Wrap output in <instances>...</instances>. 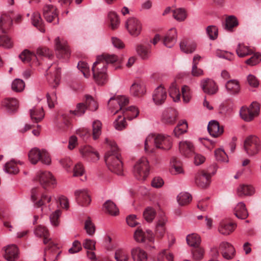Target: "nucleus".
Instances as JSON below:
<instances>
[{
  "mask_svg": "<svg viewBox=\"0 0 261 261\" xmlns=\"http://www.w3.org/2000/svg\"><path fill=\"white\" fill-rule=\"evenodd\" d=\"M170 96L174 102H178L180 99V94L179 88L177 87L176 83H172L169 89Z\"/></svg>",
  "mask_w": 261,
  "mask_h": 261,
  "instance_id": "c03bdc74",
  "label": "nucleus"
},
{
  "mask_svg": "<svg viewBox=\"0 0 261 261\" xmlns=\"http://www.w3.org/2000/svg\"><path fill=\"white\" fill-rule=\"evenodd\" d=\"M238 25V22L236 17H226L223 27L226 30L231 31L233 27H237Z\"/></svg>",
  "mask_w": 261,
  "mask_h": 261,
  "instance_id": "3c124183",
  "label": "nucleus"
},
{
  "mask_svg": "<svg viewBox=\"0 0 261 261\" xmlns=\"http://www.w3.org/2000/svg\"><path fill=\"white\" fill-rule=\"evenodd\" d=\"M41 154L39 162L46 165H50L51 163V159L49 152L45 149H42Z\"/></svg>",
  "mask_w": 261,
  "mask_h": 261,
  "instance_id": "0e129e2a",
  "label": "nucleus"
},
{
  "mask_svg": "<svg viewBox=\"0 0 261 261\" xmlns=\"http://www.w3.org/2000/svg\"><path fill=\"white\" fill-rule=\"evenodd\" d=\"M244 147L249 156H253L257 154L261 149L260 140L255 136H249L245 140Z\"/></svg>",
  "mask_w": 261,
  "mask_h": 261,
  "instance_id": "6e6552de",
  "label": "nucleus"
},
{
  "mask_svg": "<svg viewBox=\"0 0 261 261\" xmlns=\"http://www.w3.org/2000/svg\"><path fill=\"white\" fill-rule=\"evenodd\" d=\"M77 202L83 206L88 205L91 201L90 194L86 189H79L75 191Z\"/></svg>",
  "mask_w": 261,
  "mask_h": 261,
  "instance_id": "a211bd4d",
  "label": "nucleus"
},
{
  "mask_svg": "<svg viewBox=\"0 0 261 261\" xmlns=\"http://www.w3.org/2000/svg\"><path fill=\"white\" fill-rule=\"evenodd\" d=\"M135 241L138 243H143L147 249L154 248L152 245L154 243V236L149 229L138 228L134 235Z\"/></svg>",
  "mask_w": 261,
  "mask_h": 261,
  "instance_id": "423d86ee",
  "label": "nucleus"
},
{
  "mask_svg": "<svg viewBox=\"0 0 261 261\" xmlns=\"http://www.w3.org/2000/svg\"><path fill=\"white\" fill-rule=\"evenodd\" d=\"M110 150L105 155V162L109 169L118 175L123 174V165L116 143L113 141L106 139Z\"/></svg>",
  "mask_w": 261,
  "mask_h": 261,
  "instance_id": "7ed1b4c3",
  "label": "nucleus"
},
{
  "mask_svg": "<svg viewBox=\"0 0 261 261\" xmlns=\"http://www.w3.org/2000/svg\"><path fill=\"white\" fill-rule=\"evenodd\" d=\"M255 192L254 187L251 185H240L236 190L237 196L241 198L251 196L254 194Z\"/></svg>",
  "mask_w": 261,
  "mask_h": 261,
  "instance_id": "412c9836",
  "label": "nucleus"
},
{
  "mask_svg": "<svg viewBox=\"0 0 261 261\" xmlns=\"http://www.w3.org/2000/svg\"><path fill=\"white\" fill-rule=\"evenodd\" d=\"M114 257L116 261H128L129 259L128 252L125 248H118L115 250Z\"/></svg>",
  "mask_w": 261,
  "mask_h": 261,
  "instance_id": "a19ab883",
  "label": "nucleus"
},
{
  "mask_svg": "<svg viewBox=\"0 0 261 261\" xmlns=\"http://www.w3.org/2000/svg\"><path fill=\"white\" fill-rule=\"evenodd\" d=\"M259 110V105L253 102L249 107H242L240 110V115L245 121L250 122L258 115Z\"/></svg>",
  "mask_w": 261,
  "mask_h": 261,
  "instance_id": "1a4fd4ad",
  "label": "nucleus"
},
{
  "mask_svg": "<svg viewBox=\"0 0 261 261\" xmlns=\"http://www.w3.org/2000/svg\"><path fill=\"white\" fill-rule=\"evenodd\" d=\"M200 86L203 92L209 95L215 94L219 89L216 82L210 79L202 80L200 83Z\"/></svg>",
  "mask_w": 261,
  "mask_h": 261,
  "instance_id": "f3484780",
  "label": "nucleus"
},
{
  "mask_svg": "<svg viewBox=\"0 0 261 261\" xmlns=\"http://www.w3.org/2000/svg\"><path fill=\"white\" fill-rule=\"evenodd\" d=\"M156 215L155 210L151 207H147L143 212V217L145 220L148 222H151L154 219Z\"/></svg>",
  "mask_w": 261,
  "mask_h": 261,
  "instance_id": "4d7b16f0",
  "label": "nucleus"
},
{
  "mask_svg": "<svg viewBox=\"0 0 261 261\" xmlns=\"http://www.w3.org/2000/svg\"><path fill=\"white\" fill-rule=\"evenodd\" d=\"M178 148L180 153L186 157L190 156L194 151L193 143L187 140L179 142Z\"/></svg>",
  "mask_w": 261,
  "mask_h": 261,
  "instance_id": "4be33fe9",
  "label": "nucleus"
},
{
  "mask_svg": "<svg viewBox=\"0 0 261 261\" xmlns=\"http://www.w3.org/2000/svg\"><path fill=\"white\" fill-rule=\"evenodd\" d=\"M163 136L162 134H150L146 138L144 143V150L149 152L150 145L153 142L154 146L157 148H163Z\"/></svg>",
  "mask_w": 261,
  "mask_h": 261,
  "instance_id": "ddd939ff",
  "label": "nucleus"
},
{
  "mask_svg": "<svg viewBox=\"0 0 261 261\" xmlns=\"http://www.w3.org/2000/svg\"><path fill=\"white\" fill-rule=\"evenodd\" d=\"M55 46L58 58L66 60L69 57L70 53L65 41H61L59 37H57L55 40Z\"/></svg>",
  "mask_w": 261,
  "mask_h": 261,
  "instance_id": "4468645a",
  "label": "nucleus"
},
{
  "mask_svg": "<svg viewBox=\"0 0 261 261\" xmlns=\"http://www.w3.org/2000/svg\"><path fill=\"white\" fill-rule=\"evenodd\" d=\"M31 200L35 207H41V211L44 214H47L53 207L52 197L45 193H42L40 188H36L32 190Z\"/></svg>",
  "mask_w": 261,
  "mask_h": 261,
  "instance_id": "20e7f679",
  "label": "nucleus"
},
{
  "mask_svg": "<svg viewBox=\"0 0 261 261\" xmlns=\"http://www.w3.org/2000/svg\"><path fill=\"white\" fill-rule=\"evenodd\" d=\"M125 27L128 34L133 37L139 36L142 30V23L137 17H128Z\"/></svg>",
  "mask_w": 261,
  "mask_h": 261,
  "instance_id": "9d476101",
  "label": "nucleus"
},
{
  "mask_svg": "<svg viewBox=\"0 0 261 261\" xmlns=\"http://www.w3.org/2000/svg\"><path fill=\"white\" fill-rule=\"evenodd\" d=\"M114 126L117 130H122L127 126L124 115H118L114 122Z\"/></svg>",
  "mask_w": 261,
  "mask_h": 261,
  "instance_id": "49530a36",
  "label": "nucleus"
},
{
  "mask_svg": "<svg viewBox=\"0 0 261 261\" xmlns=\"http://www.w3.org/2000/svg\"><path fill=\"white\" fill-rule=\"evenodd\" d=\"M215 157L217 161L227 163L228 162V158L227 155L222 148H219L215 151Z\"/></svg>",
  "mask_w": 261,
  "mask_h": 261,
  "instance_id": "bf43d9fd",
  "label": "nucleus"
},
{
  "mask_svg": "<svg viewBox=\"0 0 261 261\" xmlns=\"http://www.w3.org/2000/svg\"><path fill=\"white\" fill-rule=\"evenodd\" d=\"M131 255L134 261H147L146 252L140 247L132 248Z\"/></svg>",
  "mask_w": 261,
  "mask_h": 261,
  "instance_id": "cd10ccee",
  "label": "nucleus"
},
{
  "mask_svg": "<svg viewBox=\"0 0 261 261\" xmlns=\"http://www.w3.org/2000/svg\"><path fill=\"white\" fill-rule=\"evenodd\" d=\"M77 67L86 78H88L90 76V68L87 63L83 61L79 62Z\"/></svg>",
  "mask_w": 261,
  "mask_h": 261,
  "instance_id": "680f3d73",
  "label": "nucleus"
},
{
  "mask_svg": "<svg viewBox=\"0 0 261 261\" xmlns=\"http://www.w3.org/2000/svg\"><path fill=\"white\" fill-rule=\"evenodd\" d=\"M207 130L210 135L215 138L221 136L224 131L223 127H221L219 122L216 120H211L209 122Z\"/></svg>",
  "mask_w": 261,
  "mask_h": 261,
  "instance_id": "5701e85b",
  "label": "nucleus"
},
{
  "mask_svg": "<svg viewBox=\"0 0 261 261\" xmlns=\"http://www.w3.org/2000/svg\"><path fill=\"white\" fill-rule=\"evenodd\" d=\"M152 99L156 106H161L163 102V86L160 85L157 87L152 94Z\"/></svg>",
  "mask_w": 261,
  "mask_h": 261,
  "instance_id": "e433bc0d",
  "label": "nucleus"
},
{
  "mask_svg": "<svg viewBox=\"0 0 261 261\" xmlns=\"http://www.w3.org/2000/svg\"><path fill=\"white\" fill-rule=\"evenodd\" d=\"M169 171L172 174L184 173L182 163L176 157L173 156L170 161Z\"/></svg>",
  "mask_w": 261,
  "mask_h": 261,
  "instance_id": "393cba45",
  "label": "nucleus"
},
{
  "mask_svg": "<svg viewBox=\"0 0 261 261\" xmlns=\"http://www.w3.org/2000/svg\"><path fill=\"white\" fill-rule=\"evenodd\" d=\"M146 92L145 85L142 81L134 82L130 87V94L134 97H141L146 94Z\"/></svg>",
  "mask_w": 261,
  "mask_h": 261,
  "instance_id": "6ab92c4d",
  "label": "nucleus"
},
{
  "mask_svg": "<svg viewBox=\"0 0 261 261\" xmlns=\"http://www.w3.org/2000/svg\"><path fill=\"white\" fill-rule=\"evenodd\" d=\"M79 151L82 158L89 162L95 163L100 158L99 153L94 148L89 145L81 146Z\"/></svg>",
  "mask_w": 261,
  "mask_h": 261,
  "instance_id": "9b49d317",
  "label": "nucleus"
},
{
  "mask_svg": "<svg viewBox=\"0 0 261 261\" xmlns=\"http://www.w3.org/2000/svg\"><path fill=\"white\" fill-rule=\"evenodd\" d=\"M43 14L45 16H58L57 8L51 5H46L43 8Z\"/></svg>",
  "mask_w": 261,
  "mask_h": 261,
  "instance_id": "864d4df0",
  "label": "nucleus"
},
{
  "mask_svg": "<svg viewBox=\"0 0 261 261\" xmlns=\"http://www.w3.org/2000/svg\"><path fill=\"white\" fill-rule=\"evenodd\" d=\"M12 24L11 17H0V32L6 33Z\"/></svg>",
  "mask_w": 261,
  "mask_h": 261,
  "instance_id": "de8ad7c7",
  "label": "nucleus"
},
{
  "mask_svg": "<svg viewBox=\"0 0 261 261\" xmlns=\"http://www.w3.org/2000/svg\"><path fill=\"white\" fill-rule=\"evenodd\" d=\"M2 106L5 108L9 113H13L15 112L18 108V101L16 98H6L2 102Z\"/></svg>",
  "mask_w": 261,
  "mask_h": 261,
  "instance_id": "7c9ffc66",
  "label": "nucleus"
},
{
  "mask_svg": "<svg viewBox=\"0 0 261 261\" xmlns=\"http://www.w3.org/2000/svg\"><path fill=\"white\" fill-rule=\"evenodd\" d=\"M34 234L37 237L43 238L44 244L50 242L49 232L47 228L43 225L38 226L34 230Z\"/></svg>",
  "mask_w": 261,
  "mask_h": 261,
  "instance_id": "2f4dec72",
  "label": "nucleus"
},
{
  "mask_svg": "<svg viewBox=\"0 0 261 261\" xmlns=\"http://www.w3.org/2000/svg\"><path fill=\"white\" fill-rule=\"evenodd\" d=\"M211 175L210 173L202 170L197 173L195 176V182L202 188L208 187L211 182Z\"/></svg>",
  "mask_w": 261,
  "mask_h": 261,
  "instance_id": "aec40b11",
  "label": "nucleus"
},
{
  "mask_svg": "<svg viewBox=\"0 0 261 261\" xmlns=\"http://www.w3.org/2000/svg\"><path fill=\"white\" fill-rule=\"evenodd\" d=\"M237 224L234 223L222 221L218 227V231L224 236H228L235 230Z\"/></svg>",
  "mask_w": 261,
  "mask_h": 261,
  "instance_id": "b1692460",
  "label": "nucleus"
},
{
  "mask_svg": "<svg viewBox=\"0 0 261 261\" xmlns=\"http://www.w3.org/2000/svg\"><path fill=\"white\" fill-rule=\"evenodd\" d=\"M30 113L32 120L35 122L40 121L44 116V113L41 105H38L31 109Z\"/></svg>",
  "mask_w": 261,
  "mask_h": 261,
  "instance_id": "c756f323",
  "label": "nucleus"
},
{
  "mask_svg": "<svg viewBox=\"0 0 261 261\" xmlns=\"http://www.w3.org/2000/svg\"><path fill=\"white\" fill-rule=\"evenodd\" d=\"M20 59L24 63L32 61V64L35 66L40 65L36 56L28 49L24 50L19 56Z\"/></svg>",
  "mask_w": 261,
  "mask_h": 261,
  "instance_id": "a878e982",
  "label": "nucleus"
},
{
  "mask_svg": "<svg viewBox=\"0 0 261 261\" xmlns=\"http://www.w3.org/2000/svg\"><path fill=\"white\" fill-rule=\"evenodd\" d=\"M13 42L11 39L6 35H2L0 37V46L9 48L12 46Z\"/></svg>",
  "mask_w": 261,
  "mask_h": 261,
  "instance_id": "338daca9",
  "label": "nucleus"
},
{
  "mask_svg": "<svg viewBox=\"0 0 261 261\" xmlns=\"http://www.w3.org/2000/svg\"><path fill=\"white\" fill-rule=\"evenodd\" d=\"M71 171L73 173V177L82 176V180L85 181L87 179V177L85 175V169L83 164L81 162H78L75 164Z\"/></svg>",
  "mask_w": 261,
  "mask_h": 261,
  "instance_id": "58836bf2",
  "label": "nucleus"
},
{
  "mask_svg": "<svg viewBox=\"0 0 261 261\" xmlns=\"http://www.w3.org/2000/svg\"><path fill=\"white\" fill-rule=\"evenodd\" d=\"M225 87L228 93L231 95L238 94L240 91L239 82L236 80H231L226 83Z\"/></svg>",
  "mask_w": 261,
  "mask_h": 261,
  "instance_id": "f704fd0d",
  "label": "nucleus"
},
{
  "mask_svg": "<svg viewBox=\"0 0 261 261\" xmlns=\"http://www.w3.org/2000/svg\"><path fill=\"white\" fill-rule=\"evenodd\" d=\"M42 149L37 148H32L28 153L30 162L33 164H36L40 160Z\"/></svg>",
  "mask_w": 261,
  "mask_h": 261,
  "instance_id": "37998d69",
  "label": "nucleus"
},
{
  "mask_svg": "<svg viewBox=\"0 0 261 261\" xmlns=\"http://www.w3.org/2000/svg\"><path fill=\"white\" fill-rule=\"evenodd\" d=\"M85 103L87 108L90 110L96 111L98 107V105L96 100L91 96L87 95L85 96Z\"/></svg>",
  "mask_w": 261,
  "mask_h": 261,
  "instance_id": "8fccbe9b",
  "label": "nucleus"
},
{
  "mask_svg": "<svg viewBox=\"0 0 261 261\" xmlns=\"http://www.w3.org/2000/svg\"><path fill=\"white\" fill-rule=\"evenodd\" d=\"M49 247L45 250L44 261H57L62 253L59 247L53 241L49 242Z\"/></svg>",
  "mask_w": 261,
  "mask_h": 261,
  "instance_id": "f8f14e48",
  "label": "nucleus"
},
{
  "mask_svg": "<svg viewBox=\"0 0 261 261\" xmlns=\"http://www.w3.org/2000/svg\"><path fill=\"white\" fill-rule=\"evenodd\" d=\"M177 38L176 31L175 29L172 28L166 33L164 37V45L168 47H171L175 43Z\"/></svg>",
  "mask_w": 261,
  "mask_h": 261,
  "instance_id": "72a5a7b5",
  "label": "nucleus"
},
{
  "mask_svg": "<svg viewBox=\"0 0 261 261\" xmlns=\"http://www.w3.org/2000/svg\"><path fill=\"white\" fill-rule=\"evenodd\" d=\"M261 61V55L259 53L255 54L249 59L246 60L245 63L250 66H254L258 64Z\"/></svg>",
  "mask_w": 261,
  "mask_h": 261,
  "instance_id": "774afa93",
  "label": "nucleus"
},
{
  "mask_svg": "<svg viewBox=\"0 0 261 261\" xmlns=\"http://www.w3.org/2000/svg\"><path fill=\"white\" fill-rule=\"evenodd\" d=\"M35 179L45 190L54 188L57 184L56 177L48 171H38L36 174Z\"/></svg>",
  "mask_w": 261,
  "mask_h": 261,
  "instance_id": "0eeeda50",
  "label": "nucleus"
},
{
  "mask_svg": "<svg viewBox=\"0 0 261 261\" xmlns=\"http://www.w3.org/2000/svg\"><path fill=\"white\" fill-rule=\"evenodd\" d=\"M136 51L142 59L147 60L151 56V46L149 44H139L136 47Z\"/></svg>",
  "mask_w": 261,
  "mask_h": 261,
  "instance_id": "bb28decb",
  "label": "nucleus"
},
{
  "mask_svg": "<svg viewBox=\"0 0 261 261\" xmlns=\"http://www.w3.org/2000/svg\"><path fill=\"white\" fill-rule=\"evenodd\" d=\"M234 214L239 219H245L247 218L248 213L245 204L243 202H239L234 208Z\"/></svg>",
  "mask_w": 261,
  "mask_h": 261,
  "instance_id": "473e14b6",
  "label": "nucleus"
},
{
  "mask_svg": "<svg viewBox=\"0 0 261 261\" xmlns=\"http://www.w3.org/2000/svg\"><path fill=\"white\" fill-rule=\"evenodd\" d=\"M86 109L87 107L84 103H79L77 104L75 109L70 111V113L75 116L80 117L85 113Z\"/></svg>",
  "mask_w": 261,
  "mask_h": 261,
  "instance_id": "052dcab7",
  "label": "nucleus"
},
{
  "mask_svg": "<svg viewBox=\"0 0 261 261\" xmlns=\"http://www.w3.org/2000/svg\"><path fill=\"white\" fill-rule=\"evenodd\" d=\"M25 87L24 82L19 79H16L12 83V89L16 92L22 91Z\"/></svg>",
  "mask_w": 261,
  "mask_h": 261,
  "instance_id": "e2e57ef3",
  "label": "nucleus"
},
{
  "mask_svg": "<svg viewBox=\"0 0 261 261\" xmlns=\"http://www.w3.org/2000/svg\"><path fill=\"white\" fill-rule=\"evenodd\" d=\"M133 172L138 180L144 181L147 178L150 172V165L146 158L142 157L136 162Z\"/></svg>",
  "mask_w": 261,
  "mask_h": 261,
  "instance_id": "39448f33",
  "label": "nucleus"
},
{
  "mask_svg": "<svg viewBox=\"0 0 261 261\" xmlns=\"http://www.w3.org/2000/svg\"><path fill=\"white\" fill-rule=\"evenodd\" d=\"M192 199V196L187 192H181L177 196V201L181 206L189 204Z\"/></svg>",
  "mask_w": 261,
  "mask_h": 261,
  "instance_id": "a18cd8bd",
  "label": "nucleus"
},
{
  "mask_svg": "<svg viewBox=\"0 0 261 261\" xmlns=\"http://www.w3.org/2000/svg\"><path fill=\"white\" fill-rule=\"evenodd\" d=\"M180 48L183 52L191 54L195 51L196 45L195 43L189 40L184 39L180 43Z\"/></svg>",
  "mask_w": 261,
  "mask_h": 261,
  "instance_id": "c9c22d12",
  "label": "nucleus"
},
{
  "mask_svg": "<svg viewBox=\"0 0 261 261\" xmlns=\"http://www.w3.org/2000/svg\"><path fill=\"white\" fill-rule=\"evenodd\" d=\"M84 229L90 236H93L95 232V226L89 218L85 222Z\"/></svg>",
  "mask_w": 261,
  "mask_h": 261,
  "instance_id": "13d9d810",
  "label": "nucleus"
},
{
  "mask_svg": "<svg viewBox=\"0 0 261 261\" xmlns=\"http://www.w3.org/2000/svg\"><path fill=\"white\" fill-rule=\"evenodd\" d=\"M105 21L108 27L112 30L117 29L120 23L119 17H106Z\"/></svg>",
  "mask_w": 261,
  "mask_h": 261,
  "instance_id": "5fc2aeb1",
  "label": "nucleus"
},
{
  "mask_svg": "<svg viewBox=\"0 0 261 261\" xmlns=\"http://www.w3.org/2000/svg\"><path fill=\"white\" fill-rule=\"evenodd\" d=\"M188 128V123L186 120H180L174 129V133L176 137L187 133Z\"/></svg>",
  "mask_w": 261,
  "mask_h": 261,
  "instance_id": "79ce46f5",
  "label": "nucleus"
},
{
  "mask_svg": "<svg viewBox=\"0 0 261 261\" xmlns=\"http://www.w3.org/2000/svg\"><path fill=\"white\" fill-rule=\"evenodd\" d=\"M102 124L99 120H95L92 123L93 138L94 140L97 139L101 133Z\"/></svg>",
  "mask_w": 261,
  "mask_h": 261,
  "instance_id": "603ef678",
  "label": "nucleus"
},
{
  "mask_svg": "<svg viewBox=\"0 0 261 261\" xmlns=\"http://www.w3.org/2000/svg\"><path fill=\"white\" fill-rule=\"evenodd\" d=\"M129 102L128 97L124 95H117L111 97L108 102V107L112 113L116 114L119 111H122L123 115L126 117L127 119L132 120L136 118L139 113V110L135 106L128 107L124 111L123 107L127 105Z\"/></svg>",
  "mask_w": 261,
  "mask_h": 261,
  "instance_id": "f03ea898",
  "label": "nucleus"
},
{
  "mask_svg": "<svg viewBox=\"0 0 261 261\" xmlns=\"http://www.w3.org/2000/svg\"><path fill=\"white\" fill-rule=\"evenodd\" d=\"M61 165L68 173L71 172V166L72 165V161L71 159L66 158L61 159L59 161Z\"/></svg>",
  "mask_w": 261,
  "mask_h": 261,
  "instance_id": "69168bd1",
  "label": "nucleus"
},
{
  "mask_svg": "<svg viewBox=\"0 0 261 261\" xmlns=\"http://www.w3.org/2000/svg\"><path fill=\"white\" fill-rule=\"evenodd\" d=\"M238 56L240 58H244L253 53V50L244 43H239L236 49Z\"/></svg>",
  "mask_w": 261,
  "mask_h": 261,
  "instance_id": "4c0bfd02",
  "label": "nucleus"
},
{
  "mask_svg": "<svg viewBox=\"0 0 261 261\" xmlns=\"http://www.w3.org/2000/svg\"><path fill=\"white\" fill-rule=\"evenodd\" d=\"M103 210L106 213L112 216H116L119 212L116 204L111 200H108L105 202L103 205Z\"/></svg>",
  "mask_w": 261,
  "mask_h": 261,
  "instance_id": "ea45409f",
  "label": "nucleus"
},
{
  "mask_svg": "<svg viewBox=\"0 0 261 261\" xmlns=\"http://www.w3.org/2000/svg\"><path fill=\"white\" fill-rule=\"evenodd\" d=\"M61 215V211L60 210H57L49 216L50 222L52 226L57 227L59 225V218Z\"/></svg>",
  "mask_w": 261,
  "mask_h": 261,
  "instance_id": "6e6d98bb",
  "label": "nucleus"
},
{
  "mask_svg": "<svg viewBox=\"0 0 261 261\" xmlns=\"http://www.w3.org/2000/svg\"><path fill=\"white\" fill-rule=\"evenodd\" d=\"M23 162L20 161H15L12 160L7 162L4 166V170L6 173L16 174L19 171V169L17 167L18 165H22Z\"/></svg>",
  "mask_w": 261,
  "mask_h": 261,
  "instance_id": "c85d7f7f",
  "label": "nucleus"
},
{
  "mask_svg": "<svg viewBox=\"0 0 261 261\" xmlns=\"http://www.w3.org/2000/svg\"><path fill=\"white\" fill-rule=\"evenodd\" d=\"M219 249L222 256L226 259H231L235 256L236 250L233 246L228 242H221L219 244Z\"/></svg>",
  "mask_w": 261,
  "mask_h": 261,
  "instance_id": "dca6fc26",
  "label": "nucleus"
},
{
  "mask_svg": "<svg viewBox=\"0 0 261 261\" xmlns=\"http://www.w3.org/2000/svg\"><path fill=\"white\" fill-rule=\"evenodd\" d=\"M186 240L189 246L194 247H198L201 242L200 237L195 233L188 235Z\"/></svg>",
  "mask_w": 261,
  "mask_h": 261,
  "instance_id": "09e8293b",
  "label": "nucleus"
},
{
  "mask_svg": "<svg viewBox=\"0 0 261 261\" xmlns=\"http://www.w3.org/2000/svg\"><path fill=\"white\" fill-rule=\"evenodd\" d=\"M3 257L7 261H16L19 257V249L16 245H7L3 248Z\"/></svg>",
  "mask_w": 261,
  "mask_h": 261,
  "instance_id": "2eb2a0df",
  "label": "nucleus"
},
{
  "mask_svg": "<svg viewBox=\"0 0 261 261\" xmlns=\"http://www.w3.org/2000/svg\"><path fill=\"white\" fill-rule=\"evenodd\" d=\"M121 63V60L115 55H105L98 56L93 63L92 71L93 78L99 85H103L108 81L107 74V63Z\"/></svg>",
  "mask_w": 261,
  "mask_h": 261,
  "instance_id": "f257e3e1",
  "label": "nucleus"
}]
</instances>
